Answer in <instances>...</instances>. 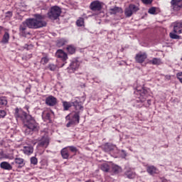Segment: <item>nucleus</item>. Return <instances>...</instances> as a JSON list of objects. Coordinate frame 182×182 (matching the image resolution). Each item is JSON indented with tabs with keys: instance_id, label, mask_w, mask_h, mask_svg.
<instances>
[{
	"instance_id": "1",
	"label": "nucleus",
	"mask_w": 182,
	"mask_h": 182,
	"mask_svg": "<svg viewBox=\"0 0 182 182\" xmlns=\"http://www.w3.org/2000/svg\"><path fill=\"white\" fill-rule=\"evenodd\" d=\"M14 116L16 119H20L23 122L24 124L23 129L25 134H33V132L39 130V125H38L35 119L21 109L16 108Z\"/></svg>"
},
{
	"instance_id": "2",
	"label": "nucleus",
	"mask_w": 182,
	"mask_h": 182,
	"mask_svg": "<svg viewBox=\"0 0 182 182\" xmlns=\"http://www.w3.org/2000/svg\"><path fill=\"white\" fill-rule=\"evenodd\" d=\"M46 26V21H45V16L36 14L35 18H28L20 25L19 32L22 36L29 35V32L26 31L27 28L30 29H38Z\"/></svg>"
},
{
	"instance_id": "3",
	"label": "nucleus",
	"mask_w": 182,
	"mask_h": 182,
	"mask_svg": "<svg viewBox=\"0 0 182 182\" xmlns=\"http://www.w3.org/2000/svg\"><path fill=\"white\" fill-rule=\"evenodd\" d=\"M60 14H62V9L58 6H53L50 9L48 16L49 19L56 21L60 16Z\"/></svg>"
},
{
	"instance_id": "4",
	"label": "nucleus",
	"mask_w": 182,
	"mask_h": 182,
	"mask_svg": "<svg viewBox=\"0 0 182 182\" xmlns=\"http://www.w3.org/2000/svg\"><path fill=\"white\" fill-rule=\"evenodd\" d=\"M180 33H182V22L174 23L173 32L169 33L171 39H180Z\"/></svg>"
},
{
	"instance_id": "5",
	"label": "nucleus",
	"mask_w": 182,
	"mask_h": 182,
	"mask_svg": "<svg viewBox=\"0 0 182 182\" xmlns=\"http://www.w3.org/2000/svg\"><path fill=\"white\" fill-rule=\"evenodd\" d=\"M139 9V6L134 4H129V6L125 9V16H127V18H130L133 14H136Z\"/></svg>"
},
{
	"instance_id": "6",
	"label": "nucleus",
	"mask_w": 182,
	"mask_h": 182,
	"mask_svg": "<svg viewBox=\"0 0 182 182\" xmlns=\"http://www.w3.org/2000/svg\"><path fill=\"white\" fill-rule=\"evenodd\" d=\"M80 120V115L79 114V112H75L73 116H71V119L66 124L67 127H70L71 126H76V124H79V121Z\"/></svg>"
},
{
	"instance_id": "7",
	"label": "nucleus",
	"mask_w": 182,
	"mask_h": 182,
	"mask_svg": "<svg viewBox=\"0 0 182 182\" xmlns=\"http://www.w3.org/2000/svg\"><path fill=\"white\" fill-rule=\"evenodd\" d=\"M80 120V115L79 114V112H75L73 116H71V119L66 124L67 127H70L71 126H76V124H79V121Z\"/></svg>"
},
{
	"instance_id": "8",
	"label": "nucleus",
	"mask_w": 182,
	"mask_h": 182,
	"mask_svg": "<svg viewBox=\"0 0 182 182\" xmlns=\"http://www.w3.org/2000/svg\"><path fill=\"white\" fill-rule=\"evenodd\" d=\"M90 9L94 12L102 11V3L99 1H94L90 4Z\"/></svg>"
},
{
	"instance_id": "9",
	"label": "nucleus",
	"mask_w": 182,
	"mask_h": 182,
	"mask_svg": "<svg viewBox=\"0 0 182 182\" xmlns=\"http://www.w3.org/2000/svg\"><path fill=\"white\" fill-rule=\"evenodd\" d=\"M182 0H171V5L173 11H180L182 9Z\"/></svg>"
},
{
	"instance_id": "10",
	"label": "nucleus",
	"mask_w": 182,
	"mask_h": 182,
	"mask_svg": "<svg viewBox=\"0 0 182 182\" xmlns=\"http://www.w3.org/2000/svg\"><path fill=\"white\" fill-rule=\"evenodd\" d=\"M147 59V53H138L135 56V60L137 63H143Z\"/></svg>"
},
{
	"instance_id": "11",
	"label": "nucleus",
	"mask_w": 182,
	"mask_h": 182,
	"mask_svg": "<svg viewBox=\"0 0 182 182\" xmlns=\"http://www.w3.org/2000/svg\"><path fill=\"white\" fill-rule=\"evenodd\" d=\"M80 66V63H79L78 60H75L71 62L70 64V66L68 67L69 72H75V70H77L79 69V67Z\"/></svg>"
},
{
	"instance_id": "12",
	"label": "nucleus",
	"mask_w": 182,
	"mask_h": 182,
	"mask_svg": "<svg viewBox=\"0 0 182 182\" xmlns=\"http://www.w3.org/2000/svg\"><path fill=\"white\" fill-rule=\"evenodd\" d=\"M58 103L56 97L50 95L46 99V104L48 106H55Z\"/></svg>"
},
{
	"instance_id": "13",
	"label": "nucleus",
	"mask_w": 182,
	"mask_h": 182,
	"mask_svg": "<svg viewBox=\"0 0 182 182\" xmlns=\"http://www.w3.org/2000/svg\"><path fill=\"white\" fill-rule=\"evenodd\" d=\"M56 58H59L63 62L68 59V54L65 53L63 50H58L55 53Z\"/></svg>"
},
{
	"instance_id": "14",
	"label": "nucleus",
	"mask_w": 182,
	"mask_h": 182,
	"mask_svg": "<svg viewBox=\"0 0 182 182\" xmlns=\"http://www.w3.org/2000/svg\"><path fill=\"white\" fill-rule=\"evenodd\" d=\"M110 15H117V14H123V9L121 7L114 6L109 9Z\"/></svg>"
},
{
	"instance_id": "15",
	"label": "nucleus",
	"mask_w": 182,
	"mask_h": 182,
	"mask_svg": "<svg viewBox=\"0 0 182 182\" xmlns=\"http://www.w3.org/2000/svg\"><path fill=\"white\" fill-rule=\"evenodd\" d=\"M146 171L150 176H154V174H157L159 169L154 166H149L146 167Z\"/></svg>"
},
{
	"instance_id": "16",
	"label": "nucleus",
	"mask_w": 182,
	"mask_h": 182,
	"mask_svg": "<svg viewBox=\"0 0 182 182\" xmlns=\"http://www.w3.org/2000/svg\"><path fill=\"white\" fill-rule=\"evenodd\" d=\"M38 147H44L46 149L49 146V139L43 138L42 140L38 144Z\"/></svg>"
},
{
	"instance_id": "17",
	"label": "nucleus",
	"mask_w": 182,
	"mask_h": 182,
	"mask_svg": "<svg viewBox=\"0 0 182 182\" xmlns=\"http://www.w3.org/2000/svg\"><path fill=\"white\" fill-rule=\"evenodd\" d=\"M72 105L74 106L76 110H80L83 109V106H82V102L79 100H76L72 102Z\"/></svg>"
},
{
	"instance_id": "18",
	"label": "nucleus",
	"mask_w": 182,
	"mask_h": 182,
	"mask_svg": "<svg viewBox=\"0 0 182 182\" xmlns=\"http://www.w3.org/2000/svg\"><path fill=\"white\" fill-rule=\"evenodd\" d=\"M23 151L24 154L30 156V154H32V153H33V147L31 146H24L23 149Z\"/></svg>"
},
{
	"instance_id": "19",
	"label": "nucleus",
	"mask_w": 182,
	"mask_h": 182,
	"mask_svg": "<svg viewBox=\"0 0 182 182\" xmlns=\"http://www.w3.org/2000/svg\"><path fill=\"white\" fill-rule=\"evenodd\" d=\"M0 167L1 168H3V170H12V166L6 161L1 162L0 164Z\"/></svg>"
},
{
	"instance_id": "20",
	"label": "nucleus",
	"mask_w": 182,
	"mask_h": 182,
	"mask_svg": "<svg viewBox=\"0 0 182 182\" xmlns=\"http://www.w3.org/2000/svg\"><path fill=\"white\" fill-rule=\"evenodd\" d=\"M100 169L105 173H109L110 171V165L107 163H104L100 165Z\"/></svg>"
},
{
	"instance_id": "21",
	"label": "nucleus",
	"mask_w": 182,
	"mask_h": 182,
	"mask_svg": "<svg viewBox=\"0 0 182 182\" xmlns=\"http://www.w3.org/2000/svg\"><path fill=\"white\" fill-rule=\"evenodd\" d=\"M60 153L63 159H69V151H68V148L63 149Z\"/></svg>"
},
{
	"instance_id": "22",
	"label": "nucleus",
	"mask_w": 182,
	"mask_h": 182,
	"mask_svg": "<svg viewBox=\"0 0 182 182\" xmlns=\"http://www.w3.org/2000/svg\"><path fill=\"white\" fill-rule=\"evenodd\" d=\"M15 163L16 164H18V168H21V167H23L25 166V163L23 162V159L22 158H16L15 159Z\"/></svg>"
},
{
	"instance_id": "23",
	"label": "nucleus",
	"mask_w": 182,
	"mask_h": 182,
	"mask_svg": "<svg viewBox=\"0 0 182 182\" xmlns=\"http://www.w3.org/2000/svg\"><path fill=\"white\" fill-rule=\"evenodd\" d=\"M125 176L128 178H134V177H136V173L129 169L125 172Z\"/></svg>"
},
{
	"instance_id": "24",
	"label": "nucleus",
	"mask_w": 182,
	"mask_h": 182,
	"mask_svg": "<svg viewBox=\"0 0 182 182\" xmlns=\"http://www.w3.org/2000/svg\"><path fill=\"white\" fill-rule=\"evenodd\" d=\"M9 43V33L6 32L4 36H3V38L1 40V43Z\"/></svg>"
},
{
	"instance_id": "25",
	"label": "nucleus",
	"mask_w": 182,
	"mask_h": 182,
	"mask_svg": "<svg viewBox=\"0 0 182 182\" xmlns=\"http://www.w3.org/2000/svg\"><path fill=\"white\" fill-rule=\"evenodd\" d=\"M149 63L151 65H161V59L154 58L152 60H149Z\"/></svg>"
},
{
	"instance_id": "26",
	"label": "nucleus",
	"mask_w": 182,
	"mask_h": 182,
	"mask_svg": "<svg viewBox=\"0 0 182 182\" xmlns=\"http://www.w3.org/2000/svg\"><path fill=\"white\" fill-rule=\"evenodd\" d=\"M112 171L115 174H119V173H122V168L117 165H112Z\"/></svg>"
},
{
	"instance_id": "27",
	"label": "nucleus",
	"mask_w": 182,
	"mask_h": 182,
	"mask_svg": "<svg viewBox=\"0 0 182 182\" xmlns=\"http://www.w3.org/2000/svg\"><path fill=\"white\" fill-rule=\"evenodd\" d=\"M63 106L64 107V110H69V108L72 107L73 105H72V102H70L63 101Z\"/></svg>"
},
{
	"instance_id": "28",
	"label": "nucleus",
	"mask_w": 182,
	"mask_h": 182,
	"mask_svg": "<svg viewBox=\"0 0 182 182\" xmlns=\"http://www.w3.org/2000/svg\"><path fill=\"white\" fill-rule=\"evenodd\" d=\"M49 62V57L48 56V54H45L44 56L41 58V63L42 65H46Z\"/></svg>"
},
{
	"instance_id": "29",
	"label": "nucleus",
	"mask_w": 182,
	"mask_h": 182,
	"mask_svg": "<svg viewBox=\"0 0 182 182\" xmlns=\"http://www.w3.org/2000/svg\"><path fill=\"white\" fill-rule=\"evenodd\" d=\"M66 40L65 38H61L57 41V46L60 48V46H63L66 43Z\"/></svg>"
},
{
	"instance_id": "30",
	"label": "nucleus",
	"mask_w": 182,
	"mask_h": 182,
	"mask_svg": "<svg viewBox=\"0 0 182 182\" xmlns=\"http://www.w3.org/2000/svg\"><path fill=\"white\" fill-rule=\"evenodd\" d=\"M8 105V100H6V97L0 98V107L2 106H6Z\"/></svg>"
},
{
	"instance_id": "31",
	"label": "nucleus",
	"mask_w": 182,
	"mask_h": 182,
	"mask_svg": "<svg viewBox=\"0 0 182 182\" xmlns=\"http://www.w3.org/2000/svg\"><path fill=\"white\" fill-rule=\"evenodd\" d=\"M43 119L46 120H49L50 119V112H44L42 114Z\"/></svg>"
},
{
	"instance_id": "32",
	"label": "nucleus",
	"mask_w": 182,
	"mask_h": 182,
	"mask_svg": "<svg viewBox=\"0 0 182 182\" xmlns=\"http://www.w3.org/2000/svg\"><path fill=\"white\" fill-rule=\"evenodd\" d=\"M67 50L69 53H70V55H73V53H75V52H76V50L72 46L67 47Z\"/></svg>"
},
{
	"instance_id": "33",
	"label": "nucleus",
	"mask_w": 182,
	"mask_h": 182,
	"mask_svg": "<svg viewBox=\"0 0 182 182\" xmlns=\"http://www.w3.org/2000/svg\"><path fill=\"white\" fill-rule=\"evenodd\" d=\"M77 25L78 26H83L84 23H85V19L83 18H80L77 22H76Z\"/></svg>"
},
{
	"instance_id": "34",
	"label": "nucleus",
	"mask_w": 182,
	"mask_h": 182,
	"mask_svg": "<svg viewBox=\"0 0 182 182\" xmlns=\"http://www.w3.org/2000/svg\"><path fill=\"white\" fill-rule=\"evenodd\" d=\"M31 164H33V166H36V164H38V159H36L35 156L31 157Z\"/></svg>"
},
{
	"instance_id": "35",
	"label": "nucleus",
	"mask_w": 182,
	"mask_h": 182,
	"mask_svg": "<svg viewBox=\"0 0 182 182\" xmlns=\"http://www.w3.org/2000/svg\"><path fill=\"white\" fill-rule=\"evenodd\" d=\"M12 15H13L12 11H7L5 15V18L11 19V18H12Z\"/></svg>"
},
{
	"instance_id": "36",
	"label": "nucleus",
	"mask_w": 182,
	"mask_h": 182,
	"mask_svg": "<svg viewBox=\"0 0 182 182\" xmlns=\"http://www.w3.org/2000/svg\"><path fill=\"white\" fill-rule=\"evenodd\" d=\"M149 14L151 15H154L156 14V7H151L148 11Z\"/></svg>"
},
{
	"instance_id": "37",
	"label": "nucleus",
	"mask_w": 182,
	"mask_h": 182,
	"mask_svg": "<svg viewBox=\"0 0 182 182\" xmlns=\"http://www.w3.org/2000/svg\"><path fill=\"white\" fill-rule=\"evenodd\" d=\"M48 69H50L52 72H54V70H56V65L50 64L48 65Z\"/></svg>"
},
{
	"instance_id": "38",
	"label": "nucleus",
	"mask_w": 182,
	"mask_h": 182,
	"mask_svg": "<svg viewBox=\"0 0 182 182\" xmlns=\"http://www.w3.org/2000/svg\"><path fill=\"white\" fill-rule=\"evenodd\" d=\"M68 149H70V151H72L73 153H76L77 151V149L73 146H68Z\"/></svg>"
},
{
	"instance_id": "39",
	"label": "nucleus",
	"mask_w": 182,
	"mask_h": 182,
	"mask_svg": "<svg viewBox=\"0 0 182 182\" xmlns=\"http://www.w3.org/2000/svg\"><path fill=\"white\" fill-rule=\"evenodd\" d=\"M6 116V112L5 110H0V119H2Z\"/></svg>"
},
{
	"instance_id": "40",
	"label": "nucleus",
	"mask_w": 182,
	"mask_h": 182,
	"mask_svg": "<svg viewBox=\"0 0 182 182\" xmlns=\"http://www.w3.org/2000/svg\"><path fill=\"white\" fill-rule=\"evenodd\" d=\"M141 1L145 5H150V4H151V2H153V0H141Z\"/></svg>"
},
{
	"instance_id": "41",
	"label": "nucleus",
	"mask_w": 182,
	"mask_h": 182,
	"mask_svg": "<svg viewBox=\"0 0 182 182\" xmlns=\"http://www.w3.org/2000/svg\"><path fill=\"white\" fill-rule=\"evenodd\" d=\"M176 76L181 83H182V73H178V74H176Z\"/></svg>"
},
{
	"instance_id": "42",
	"label": "nucleus",
	"mask_w": 182,
	"mask_h": 182,
	"mask_svg": "<svg viewBox=\"0 0 182 182\" xmlns=\"http://www.w3.org/2000/svg\"><path fill=\"white\" fill-rule=\"evenodd\" d=\"M106 147H108L110 151L113 150L114 149V146L113 145H107Z\"/></svg>"
},
{
	"instance_id": "43",
	"label": "nucleus",
	"mask_w": 182,
	"mask_h": 182,
	"mask_svg": "<svg viewBox=\"0 0 182 182\" xmlns=\"http://www.w3.org/2000/svg\"><path fill=\"white\" fill-rule=\"evenodd\" d=\"M123 157H126L127 155L126 154V151L124 150H122Z\"/></svg>"
},
{
	"instance_id": "44",
	"label": "nucleus",
	"mask_w": 182,
	"mask_h": 182,
	"mask_svg": "<svg viewBox=\"0 0 182 182\" xmlns=\"http://www.w3.org/2000/svg\"><path fill=\"white\" fill-rule=\"evenodd\" d=\"M151 102V100H147V103H148L149 105H150Z\"/></svg>"
},
{
	"instance_id": "45",
	"label": "nucleus",
	"mask_w": 182,
	"mask_h": 182,
	"mask_svg": "<svg viewBox=\"0 0 182 182\" xmlns=\"http://www.w3.org/2000/svg\"><path fill=\"white\" fill-rule=\"evenodd\" d=\"M4 29V27L0 26V32Z\"/></svg>"
},
{
	"instance_id": "46",
	"label": "nucleus",
	"mask_w": 182,
	"mask_h": 182,
	"mask_svg": "<svg viewBox=\"0 0 182 182\" xmlns=\"http://www.w3.org/2000/svg\"><path fill=\"white\" fill-rule=\"evenodd\" d=\"M170 77H170L169 75H168V76H166V79H168V80H169Z\"/></svg>"
},
{
	"instance_id": "47",
	"label": "nucleus",
	"mask_w": 182,
	"mask_h": 182,
	"mask_svg": "<svg viewBox=\"0 0 182 182\" xmlns=\"http://www.w3.org/2000/svg\"><path fill=\"white\" fill-rule=\"evenodd\" d=\"M68 117H70V115H68V116L66 117L67 119H68Z\"/></svg>"
},
{
	"instance_id": "48",
	"label": "nucleus",
	"mask_w": 182,
	"mask_h": 182,
	"mask_svg": "<svg viewBox=\"0 0 182 182\" xmlns=\"http://www.w3.org/2000/svg\"><path fill=\"white\" fill-rule=\"evenodd\" d=\"M162 182H167V181H166V180H164Z\"/></svg>"
},
{
	"instance_id": "49",
	"label": "nucleus",
	"mask_w": 182,
	"mask_h": 182,
	"mask_svg": "<svg viewBox=\"0 0 182 182\" xmlns=\"http://www.w3.org/2000/svg\"><path fill=\"white\" fill-rule=\"evenodd\" d=\"M181 60H182V58H181Z\"/></svg>"
}]
</instances>
